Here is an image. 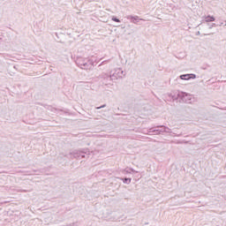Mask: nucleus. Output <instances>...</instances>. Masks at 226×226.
Returning a JSON list of instances; mask_svg holds the SVG:
<instances>
[{
    "label": "nucleus",
    "mask_w": 226,
    "mask_h": 226,
    "mask_svg": "<svg viewBox=\"0 0 226 226\" xmlns=\"http://www.w3.org/2000/svg\"><path fill=\"white\" fill-rule=\"evenodd\" d=\"M76 64L79 68H81V70H91L94 65V62L89 58L78 57L76 59Z\"/></svg>",
    "instance_id": "nucleus-1"
},
{
    "label": "nucleus",
    "mask_w": 226,
    "mask_h": 226,
    "mask_svg": "<svg viewBox=\"0 0 226 226\" xmlns=\"http://www.w3.org/2000/svg\"><path fill=\"white\" fill-rule=\"evenodd\" d=\"M67 158H75L76 160H82V158H86L87 156H89V150L88 149H82V150H74L69 154H64Z\"/></svg>",
    "instance_id": "nucleus-2"
},
{
    "label": "nucleus",
    "mask_w": 226,
    "mask_h": 226,
    "mask_svg": "<svg viewBox=\"0 0 226 226\" xmlns=\"http://www.w3.org/2000/svg\"><path fill=\"white\" fill-rule=\"evenodd\" d=\"M193 96L186 92H178L177 99L184 103H192Z\"/></svg>",
    "instance_id": "nucleus-3"
},
{
    "label": "nucleus",
    "mask_w": 226,
    "mask_h": 226,
    "mask_svg": "<svg viewBox=\"0 0 226 226\" xmlns=\"http://www.w3.org/2000/svg\"><path fill=\"white\" fill-rule=\"evenodd\" d=\"M123 76H124V72L123 69L118 68L116 69L114 73L110 74V76H106L107 79H113V80H117L118 79H123Z\"/></svg>",
    "instance_id": "nucleus-4"
},
{
    "label": "nucleus",
    "mask_w": 226,
    "mask_h": 226,
    "mask_svg": "<svg viewBox=\"0 0 226 226\" xmlns=\"http://www.w3.org/2000/svg\"><path fill=\"white\" fill-rule=\"evenodd\" d=\"M157 129L159 130V134L162 133H172V130L165 125H157Z\"/></svg>",
    "instance_id": "nucleus-5"
},
{
    "label": "nucleus",
    "mask_w": 226,
    "mask_h": 226,
    "mask_svg": "<svg viewBox=\"0 0 226 226\" xmlns=\"http://www.w3.org/2000/svg\"><path fill=\"white\" fill-rule=\"evenodd\" d=\"M127 19L130 20L132 24H139L140 20H145L144 19H140L139 16H127Z\"/></svg>",
    "instance_id": "nucleus-6"
},
{
    "label": "nucleus",
    "mask_w": 226,
    "mask_h": 226,
    "mask_svg": "<svg viewBox=\"0 0 226 226\" xmlns=\"http://www.w3.org/2000/svg\"><path fill=\"white\" fill-rule=\"evenodd\" d=\"M147 135H160V132L158 130V125L154 127H151L147 130Z\"/></svg>",
    "instance_id": "nucleus-7"
},
{
    "label": "nucleus",
    "mask_w": 226,
    "mask_h": 226,
    "mask_svg": "<svg viewBox=\"0 0 226 226\" xmlns=\"http://www.w3.org/2000/svg\"><path fill=\"white\" fill-rule=\"evenodd\" d=\"M204 19H205V22H207V24H209V22H215V20H216V18H215V16H211V15L205 16Z\"/></svg>",
    "instance_id": "nucleus-8"
},
{
    "label": "nucleus",
    "mask_w": 226,
    "mask_h": 226,
    "mask_svg": "<svg viewBox=\"0 0 226 226\" xmlns=\"http://www.w3.org/2000/svg\"><path fill=\"white\" fill-rule=\"evenodd\" d=\"M107 77H110V75L104 74V84H110L114 79H108Z\"/></svg>",
    "instance_id": "nucleus-9"
},
{
    "label": "nucleus",
    "mask_w": 226,
    "mask_h": 226,
    "mask_svg": "<svg viewBox=\"0 0 226 226\" xmlns=\"http://www.w3.org/2000/svg\"><path fill=\"white\" fill-rule=\"evenodd\" d=\"M126 217L124 215H120L117 217H113V222H123Z\"/></svg>",
    "instance_id": "nucleus-10"
},
{
    "label": "nucleus",
    "mask_w": 226,
    "mask_h": 226,
    "mask_svg": "<svg viewBox=\"0 0 226 226\" xmlns=\"http://www.w3.org/2000/svg\"><path fill=\"white\" fill-rule=\"evenodd\" d=\"M121 181H123L124 185H130V183H132V178H130V177H124V178H121Z\"/></svg>",
    "instance_id": "nucleus-11"
},
{
    "label": "nucleus",
    "mask_w": 226,
    "mask_h": 226,
    "mask_svg": "<svg viewBox=\"0 0 226 226\" xmlns=\"http://www.w3.org/2000/svg\"><path fill=\"white\" fill-rule=\"evenodd\" d=\"M181 80H190V74H182L180 75Z\"/></svg>",
    "instance_id": "nucleus-12"
},
{
    "label": "nucleus",
    "mask_w": 226,
    "mask_h": 226,
    "mask_svg": "<svg viewBox=\"0 0 226 226\" xmlns=\"http://www.w3.org/2000/svg\"><path fill=\"white\" fill-rule=\"evenodd\" d=\"M111 20H113V22H117L118 24H121V19L116 16H112Z\"/></svg>",
    "instance_id": "nucleus-13"
},
{
    "label": "nucleus",
    "mask_w": 226,
    "mask_h": 226,
    "mask_svg": "<svg viewBox=\"0 0 226 226\" xmlns=\"http://www.w3.org/2000/svg\"><path fill=\"white\" fill-rule=\"evenodd\" d=\"M197 79V75H195L194 73L189 74V80H192V79Z\"/></svg>",
    "instance_id": "nucleus-14"
},
{
    "label": "nucleus",
    "mask_w": 226,
    "mask_h": 226,
    "mask_svg": "<svg viewBox=\"0 0 226 226\" xmlns=\"http://www.w3.org/2000/svg\"><path fill=\"white\" fill-rule=\"evenodd\" d=\"M207 26H208V29H213V27H216L217 25L215 23H213V24L207 23Z\"/></svg>",
    "instance_id": "nucleus-15"
},
{
    "label": "nucleus",
    "mask_w": 226,
    "mask_h": 226,
    "mask_svg": "<svg viewBox=\"0 0 226 226\" xmlns=\"http://www.w3.org/2000/svg\"><path fill=\"white\" fill-rule=\"evenodd\" d=\"M107 107V104H102V106L95 107L96 110H100V109H105Z\"/></svg>",
    "instance_id": "nucleus-16"
},
{
    "label": "nucleus",
    "mask_w": 226,
    "mask_h": 226,
    "mask_svg": "<svg viewBox=\"0 0 226 226\" xmlns=\"http://www.w3.org/2000/svg\"><path fill=\"white\" fill-rule=\"evenodd\" d=\"M107 63H109V60H104V61H102V62L99 64V66H102V65H103V64H107Z\"/></svg>",
    "instance_id": "nucleus-17"
},
{
    "label": "nucleus",
    "mask_w": 226,
    "mask_h": 226,
    "mask_svg": "<svg viewBox=\"0 0 226 226\" xmlns=\"http://www.w3.org/2000/svg\"><path fill=\"white\" fill-rule=\"evenodd\" d=\"M130 170H131L129 171L130 174H132V172L137 174L138 172L137 170H133V168H131Z\"/></svg>",
    "instance_id": "nucleus-18"
},
{
    "label": "nucleus",
    "mask_w": 226,
    "mask_h": 226,
    "mask_svg": "<svg viewBox=\"0 0 226 226\" xmlns=\"http://www.w3.org/2000/svg\"><path fill=\"white\" fill-rule=\"evenodd\" d=\"M199 34H200V32H197L196 33V35L199 36Z\"/></svg>",
    "instance_id": "nucleus-19"
},
{
    "label": "nucleus",
    "mask_w": 226,
    "mask_h": 226,
    "mask_svg": "<svg viewBox=\"0 0 226 226\" xmlns=\"http://www.w3.org/2000/svg\"><path fill=\"white\" fill-rule=\"evenodd\" d=\"M210 34H206V36H209Z\"/></svg>",
    "instance_id": "nucleus-20"
}]
</instances>
